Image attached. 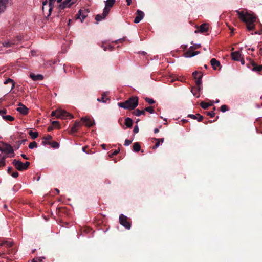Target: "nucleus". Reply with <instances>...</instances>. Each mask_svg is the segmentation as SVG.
Here are the masks:
<instances>
[{
  "mask_svg": "<svg viewBox=\"0 0 262 262\" xmlns=\"http://www.w3.org/2000/svg\"><path fill=\"white\" fill-rule=\"evenodd\" d=\"M138 104V98L137 97H132L124 102L118 103L119 107L124 109L133 110L137 106Z\"/></svg>",
  "mask_w": 262,
  "mask_h": 262,
  "instance_id": "nucleus-1",
  "label": "nucleus"
},
{
  "mask_svg": "<svg viewBox=\"0 0 262 262\" xmlns=\"http://www.w3.org/2000/svg\"><path fill=\"white\" fill-rule=\"evenodd\" d=\"M235 11L238 14L239 18L246 24L254 23L256 21V17L253 14L244 11L236 10Z\"/></svg>",
  "mask_w": 262,
  "mask_h": 262,
  "instance_id": "nucleus-2",
  "label": "nucleus"
},
{
  "mask_svg": "<svg viewBox=\"0 0 262 262\" xmlns=\"http://www.w3.org/2000/svg\"><path fill=\"white\" fill-rule=\"evenodd\" d=\"M55 0H46L42 2V11L47 17L51 15Z\"/></svg>",
  "mask_w": 262,
  "mask_h": 262,
  "instance_id": "nucleus-3",
  "label": "nucleus"
},
{
  "mask_svg": "<svg viewBox=\"0 0 262 262\" xmlns=\"http://www.w3.org/2000/svg\"><path fill=\"white\" fill-rule=\"evenodd\" d=\"M13 165L19 171H23L28 168L30 165V162H26L23 163L20 161L14 159L12 161Z\"/></svg>",
  "mask_w": 262,
  "mask_h": 262,
  "instance_id": "nucleus-4",
  "label": "nucleus"
},
{
  "mask_svg": "<svg viewBox=\"0 0 262 262\" xmlns=\"http://www.w3.org/2000/svg\"><path fill=\"white\" fill-rule=\"evenodd\" d=\"M12 0H0V14L4 13L7 7L12 5Z\"/></svg>",
  "mask_w": 262,
  "mask_h": 262,
  "instance_id": "nucleus-5",
  "label": "nucleus"
},
{
  "mask_svg": "<svg viewBox=\"0 0 262 262\" xmlns=\"http://www.w3.org/2000/svg\"><path fill=\"white\" fill-rule=\"evenodd\" d=\"M68 117L70 118H72L73 116L66 112L64 110L58 109V114L57 115V118L59 119H66Z\"/></svg>",
  "mask_w": 262,
  "mask_h": 262,
  "instance_id": "nucleus-6",
  "label": "nucleus"
},
{
  "mask_svg": "<svg viewBox=\"0 0 262 262\" xmlns=\"http://www.w3.org/2000/svg\"><path fill=\"white\" fill-rule=\"evenodd\" d=\"M119 222L126 229H129L130 228V223L127 221V217L123 214H121L119 216Z\"/></svg>",
  "mask_w": 262,
  "mask_h": 262,
  "instance_id": "nucleus-7",
  "label": "nucleus"
},
{
  "mask_svg": "<svg viewBox=\"0 0 262 262\" xmlns=\"http://www.w3.org/2000/svg\"><path fill=\"white\" fill-rule=\"evenodd\" d=\"M89 11L88 9H80L78 11V13L77 14L76 19H79L81 22H82L84 19L87 17Z\"/></svg>",
  "mask_w": 262,
  "mask_h": 262,
  "instance_id": "nucleus-8",
  "label": "nucleus"
},
{
  "mask_svg": "<svg viewBox=\"0 0 262 262\" xmlns=\"http://www.w3.org/2000/svg\"><path fill=\"white\" fill-rule=\"evenodd\" d=\"M77 1V0H64L63 3L59 5V8L60 9H63L66 8H69L73 4L76 3Z\"/></svg>",
  "mask_w": 262,
  "mask_h": 262,
  "instance_id": "nucleus-9",
  "label": "nucleus"
},
{
  "mask_svg": "<svg viewBox=\"0 0 262 262\" xmlns=\"http://www.w3.org/2000/svg\"><path fill=\"white\" fill-rule=\"evenodd\" d=\"M105 7L103 9L104 14L109 13L111 8L113 6L115 0H106L105 2Z\"/></svg>",
  "mask_w": 262,
  "mask_h": 262,
  "instance_id": "nucleus-10",
  "label": "nucleus"
},
{
  "mask_svg": "<svg viewBox=\"0 0 262 262\" xmlns=\"http://www.w3.org/2000/svg\"><path fill=\"white\" fill-rule=\"evenodd\" d=\"M193 50H194V47L191 46L189 48V50L185 53V57L186 58H190V57H193L196 55H198L200 53V51L193 52Z\"/></svg>",
  "mask_w": 262,
  "mask_h": 262,
  "instance_id": "nucleus-11",
  "label": "nucleus"
},
{
  "mask_svg": "<svg viewBox=\"0 0 262 262\" xmlns=\"http://www.w3.org/2000/svg\"><path fill=\"white\" fill-rule=\"evenodd\" d=\"M16 110L23 115H26L28 113V108L21 103H19L18 107L16 108Z\"/></svg>",
  "mask_w": 262,
  "mask_h": 262,
  "instance_id": "nucleus-12",
  "label": "nucleus"
},
{
  "mask_svg": "<svg viewBox=\"0 0 262 262\" xmlns=\"http://www.w3.org/2000/svg\"><path fill=\"white\" fill-rule=\"evenodd\" d=\"M231 56L232 60L234 61H238L242 57V55L239 51L231 53Z\"/></svg>",
  "mask_w": 262,
  "mask_h": 262,
  "instance_id": "nucleus-13",
  "label": "nucleus"
},
{
  "mask_svg": "<svg viewBox=\"0 0 262 262\" xmlns=\"http://www.w3.org/2000/svg\"><path fill=\"white\" fill-rule=\"evenodd\" d=\"M208 30V25L207 24H203L202 25H201L198 30H196L195 31V33H197V32H201V33H204V32H206Z\"/></svg>",
  "mask_w": 262,
  "mask_h": 262,
  "instance_id": "nucleus-14",
  "label": "nucleus"
},
{
  "mask_svg": "<svg viewBox=\"0 0 262 262\" xmlns=\"http://www.w3.org/2000/svg\"><path fill=\"white\" fill-rule=\"evenodd\" d=\"M3 46L6 48L11 47L15 44L14 40H6L2 42Z\"/></svg>",
  "mask_w": 262,
  "mask_h": 262,
  "instance_id": "nucleus-15",
  "label": "nucleus"
},
{
  "mask_svg": "<svg viewBox=\"0 0 262 262\" xmlns=\"http://www.w3.org/2000/svg\"><path fill=\"white\" fill-rule=\"evenodd\" d=\"M30 77L34 81L41 80L43 78V76L41 74L35 75L33 73L30 74Z\"/></svg>",
  "mask_w": 262,
  "mask_h": 262,
  "instance_id": "nucleus-16",
  "label": "nucleus"
},
{
  "mask_svg": "<svg viewBox=\"0 0 262 262\" xmlns=\"http://www.w3.org/2000/svg\"><path fill=\"white\" fill-rule=\"evenodd\" d=\"M202 73H199V75L198 76V78L196 79V84L198 86V91H200L201 89V84H202Z\"/></svg>",
  "mask_w": 262,
  "mask_h": 262,
  "instance_id": "nucleus-17",
  "label": "nucleus"
},
{
  "mask_svg": "<svg viewBox=\"0 0 262 262\" xmlns=\"http://www.w3.org/2000/svg\"><path fill=\"white\" fill-rule=\"evenodd\" d=\"M108 92H104L102 94L101 97L97 98V100L98 102H103V103H106V101L108 99L107 98V95H108Z\"/></svg>",
  "mask_w": 262,
  "mask_h": 262,
  "instance_id": "nucleus-18",
  "label": "nucleus"
},
{
  "mask_svg": "<svg viewBox=\"0 0 262 262\" xmlns=\"http://www.w3.org/2000/svg\"><path fill=\"white\" fill-rule=\"evenodd\" d=\"M81 121L85 123V125L88 127H91L93 125V121L89 118L87 117H82L81 119Z\"/></svg>",
  "mask_w": 262,
  "mask_h": 262,
  "instance_id": "nucleus-19",
  "label": "nucleus"
},
{
  "mask_svg": "<svg viewBox=\"0 0 262 262\" xmlns=\"http://www.w3.org/2000/svg\"><path fill=\"white\" fill-rule=\"evenodd\" d=\"M108 14V13L104 14V10H103V13L102 14H97L95 17V19L97 21H100L104 19H105L106 16Z\"/></svg>",
  "mask_w": 262,
  "mask_h": 262,
  "instance_id": "nucleus-20",
  "label": "nucleus"
},
{
  "mask_svg": "<svg viewBox=\"0 0 262 262\" xmlns=\"http://www.w3.org/2000/svg\"><path fill=\"white\" fill-rule=\"evenodd\" d=\"M210 63L214 70H216L217 67L220 66V63L215 58H212L210 61Z\"/></svg>",
  "mask_w": 262,
  "mask_h": 262,
  "instance_id": "nucleus-21",
  "label": "nucleus"
},
{
  "mask_svg": "<svg viewBox=\"0 0 262 262\" xmlns=\"http://www.w3.org/2000/svg\"><path fill=\"white\" fill-rule=\"evenodd\" d=\"M51 139L52 136L51 135H48L47 136L43 137V140L42 141V144L43 145L49 144L50 143L49 141L51 140Z\"/></svg>",
  "mask_w": 262,
  "mask_h": 262,
  "instance_id": "nucleus-22",
  "label": "nucleus"
},
{
  "mask_svg": "<svg viewBox=\"0 0 262 262\" xmlns=\"http://www.w3.org/2000/svg\"><path fill=\"white\" fill-rule=\"evenodd\" d=\"M6 158V156L5 155L0 154V167H3L5 165Z\"/></svg>",
  "mask_w": 262,
  "mask_h": 262,
  "instance_id": "nucleus-23",
  "label": "nucleus"
},
{
  "mask_svg": "<svg viewBox=\"0 0 262 262\" xmlns=\"http://www.w3.org/2000/svg\"><path fill=\"white\" fill-rule=\"evenodd\" d=\"M125 124L127 127H131L133 125V120L130 118H126L125 120Z\"/></svg>",
  "mask_w": 262,
  "mask_h": 262,
  "instance_id": "nucleus-24",
  "label": "nucleus"
},
{
  "mask_svg": "<svg viewBox=\"0 0 262 262\" xmlns=\"http://www.w3.org/2000/svg\"><path fill=\"white\" fill-rule=\"evenodd\" d=\"M79 126H80L79 122H76L74 124L73 126L72 127L71 132L72 133H75V132H77V130H78V128L79 127Z\"/></svg>",
  "mask_w": 262,
  "mask_h": 262,
  "instance_id": "nucleus-25",
  "label": "nucleus"
},
{
  "mask_svg": "<svg viewBox=\"0 0 262 262\" xmlns=\"http://www.w3.org/2000/svg\"><path fill=\"white\" fill-rule=\"evenodd\" d=\"M140 145L139 142H135L133 145V150L135 152H138L140 150Z\"/></svg>",
  "mask_w": 262,
  "mask_h": 262,
  "instance_id": "nucleus-26",
  "label": "nucleus"
},
{
  "mask_svg": "<svg viewBox=\"0 0 262 262\" xmlns=\"http://www.w3.org/2000/svg\"><path fill=\"white\" fill-rule=\"evenodd\" d=\"M29 135L33 139L36 138L38 136V133L37 132H33L30 130L29 132Z\"/></svg>",
  "mask_w": 262,
  "mask_h": 262,
  "instance_id": "nucleus-27",
  "label": "nucleus"
},
{
  "mask_svg": "<svg viewBox=\"0 0 262 262\" xmlns=\"http://www.w3.org/2000/svg\"><path fill=\"white\" fill-rule=\"evenodd\" d=\"M134 114L137 116H139L141 115H144L145 111L144 110H139L138 109H137L136 110H135L134 111Z\"/></svg>",
  "mask_w": 262,
  "mask_h": 262,
  "instance_id": "nucleus-28",
  "label": "nucleus"
},
{
  "mask_svg": "<svg viewBox=\"0 0 262 262\" xmlns=\"http://www.w3.org/2000/svg\"><path fill=\"white\" fill-rule=\"evenodd\" d=\"M9 82H11L12 83V86H11V90L13 89L15 87V83L13 81V80L11 79V78H8L7 79H6L4 82V83L5 84H8Z\"/></svg>",
  "mask_w": 262,
  "mask_h": 262,
  "instance_id": "nucleus-29",
  "label": "nucleus"
},
{
  "mask_svg": "<svg viewBox=\"0 0 262 262\" xmlns=\"http://www.w3.org/2000/svg\"><path fill=\"white\" fill-rule=\"evenodd\" d=\"M213 103V102H212V103L211 104H208V103H207L206 102H202L201 103V106L203 108V109H206L209 106H211L212 105V103Z\"/></svg>",
  "mask_w": 262,
  "mask_h": 262,
  "instance_id": "nucleus-30",
  "label": "nucleus"
},
{
  "mask_svg": "<svg viewBox=\"0 0 262 262\" xmlns=\"http://www.w3.org/2000/svg\"><path fill=\"white\" fill-rule=\"evenodd\" d=\"M254 67L253 68V71L256 72H262V66H255V64L253 63Z\"/></svg>",
  "mask_w": 262,
  "mask_h": 262,
  "instance_id": "nucleus-31",
  "label": "nucleus"
},
{
  "mask_svg": "<svg viewBox=\"0 0 262 262\" xmlns=\"http://www.w3.org/2000/svg\"><path fill=\"white\" fill-rule=\"evenodd\" d=\"M137 16L142 19L144 16V13L143 11L138 10L137 11Z\"/></svg>",
  "mask_w": 262,
  "mask_h": 262,
  "instance_id": "nucleus-32",
  "label": "nucleus"
},
{
  "mask_svg": "<svg viewBox=\"0 0 262 262\" xmlns=\"http://www.w3.org/2000/svg\"><path fill=\"white\" fill-rule=\"evenodd\" d=\"M49 145H50L53 148H58L59 147V144L58 143L55 141H53L50 142Z\"/></svg>",
  "mask_w": 262,
  "mask_h": 262,
  "instance_id": "nucleus-33",
  "label": "nucleus"
},
{
  "mask_svg": "<svg viewBox=\"0 0 262 262\" xmlns=\"http://www.w3.org/2000/svg\"><path fill=\"white\" fill-rule=\"evenodd\" d=\"M3 118L6 121H12L14 120V118L10 115L3 116Z\"/></svg>",
  "mask_w": 262,
  "mask_h": 262,
  "instance_id": "nucleus-34",
  "label": "nucleus"
},
{
  "mask_svg": "<svg viewBox=\"0 0 262 262\" xmlns=\"http://www.w3.org/2000/svg\"><path fill=\"white\" fill-rule=\"evenodd\" d=\"M13 242L11 241H6L4 242L3 244L6 245L7 247H11L13 245Z\"/></svg>",
  "mask_w": 262,
  "mask_h": 262,
  "instance_id": "nucleus-35",
  "label": "nucleus"
},
{
  "mask_svg": "<svg viewBox=\"0 0 262 262\" xmlns=\"http://www.w3.org/2000/svg\"><path fill=\"white\" fill-rule=\"evenodd\" d=\"M247 29L249 31L254 29V25H253V23H247Z\"/></svg>",
  "mask_w": 262,
  "mask_h": 262,
  "instance_id": "nucleus-36",
  "label": "nucleus"
},
{
  "mask_svg": "<svg viewBox=\"0 0 262 262\" xmlns=\"http://www.w3.org/2000/svg\"><path fill=\"white\" fill-rule=\"evenodd\" d=\"M37 147V145L35 142H32L29 145V148L31 149H33L34 148H36Z\"/></svg>",
  "mask_w": 262,
  "mask_h": 262,
  "instance_id": "nucleus-37",
  "label": "nucleus"
},
{
  "mask_svg": "<svg viewBox=\"0 0 262 262\" xmlns=\"http://www.w3.org/2000/svg\"><path fill=\"white\" fill-rule=\"evenodd\" d=\"M144 111L148 112L150 114L154 113V110L153 107H152V106H149V107H146L145 108Z\"/></svg>",
  "mask_w": 262,
  "mask_h": 262,
  "instance_id": "nucleus-38",
  "label": "nucleus"
},
{
  "mask_svg": "<svg viewBox=\"0 0 262 262\" xmlns=\"http://www.w3.org/2000/svg\"><path fill=\"white\" fill-rule=\"evenodd\" d=\"M145 100L150 104H154L155 102L154 99L148 97H146Z\"/></svg>",
  "mask_w": 262,
  "mask_h": 262,
  "instance_id": "nucleus-39",
  "label": "nucleus"
},
{
  "mask_svg": "<svg viewBox=\"0 0 262 262\" xmlns=\"http://www.w3.org/2000/svg\"><path fill=\"white\" fill-rule=\"evenodd\" d=\"M191 92L193 93V95L196 96L197 98H199L200 97L199 95H197V92H199L198 91V88L196 89H192Z\"/></svg>",
  "mask_w": 262,
  "mask_h": 262,
  "instance_id": "nucleus-40",
  "label": "nucleus"
},
{
  "mask_svg": "<svg viewBox=\"0 0 262 262\" xmlns=\"http://www.w3.org/2000/svg\"><path fill=\"white\" fill-rule=\"evenodd\" d=\"M155 140L157 141L156 144L153 146L152 148L155 149L157 148L160 146V141L159 139H155Z\"/></svg>",
  "mask_w": 262,
  "mask_h": 262,
  "instance_id": "nucleus-41",
  "label": "nucleus"
},
{
  "mask_svg": "<svg viewBox=\"0 0 262 262\" xmlns=\"http://www.w3.org/2000/svg\"><path fill=\"white\" fill-rule=\"evenodd\" d=\"M132 142V140H128V139H126L125 140V142H124V145L125 146H129Z\"/></svg>",
  "mask_w": 262,
  "mask_h": 262,
  "instance_id": "nucleus-42",
  "label": "nucleus"
},
{
  "mask_svg": "<svg viewBox=\"0 0 262 262\" xmlns=\"http://www.w3.org/2000/svg\"><path fill=\"white\" fill-rule=\"evenodd\" d=\"M227 106L226 105H223L221 107V111L223 113L225 112L227 110Z\"/></svg>",
  "mask_w": 262,
  "mask_h": 262,
  "instance_id": "nucleus-43",
  "label": "nucleus"
},
{
  "mask_svg": "<svg viewBox=\"0 0 262 262\" xmlns=\"http://www.w3.org/2000/svg\"><path fill=\"white\" fill-rule=\"evenodd\" d=\"M18 175H19L18 172L17 171L13 172L11 173L12 177H13V178H15L18 177Z\"/></svg>",
  "mask_w": 262,
  "mask_h": 262,
  "instance_id": "nucleus-44",
  "label": "nucleus"
},
{
  "mask_svg": "<svg viewBox=\"0 0 262 262\" xmlns=\"http://www.w3.org/2000/svg\"><path fill=\"white\" fill-rule=\"evenodd\" d=\"M142 19H140L139 18V17H138V16H136V17L135 18V19H134V23H136V24H137L138 23H139Z\"/></svg>",
  "mask_w": 262,
  "mask_h": 262,
  "instance_id": "nucleus-45",
  "label": "nucleus"
},
{
  "mask_svg": "<svg viewBox=\"0 0 262 262\" xmlns=\"http://www.w3.org/2000/svg\"><path fill=\"white\" fill-rule=\"evenodd\" d=\"M133 132L135 134L138 133L139 132V128H138V125H135L134 126V129H133Z\"/></svg>",
  "mask_w": 262,
  "mask_h": 262,
  "instance_id": "nucleus-46",
  "label": "nucleus"
},
{
  "mask_svg": "<svg viewBox=\"0 0 262 262\" xmlns=\"http://www.w3.org/2000/svg\"><path fill=\"white\" fill-rule=\"evenodd\" d=\"M58 114V109L52 112V116H55L57 118V115Z\"/></svg>",
  "mask_w": 262,
  "mask_h": 262,
  "instance_id": "nucleus-47",
  "label": "nucleus"
},
{
  "mask_svg": "<svg viewBox=\"0 0 262 262\" xmlns=\"http://www.w3.org/2000/svg\"><path fill=\"white\" fill-rule=\"evenodd\" d=\"M188 117L191 118L193 119H198L197 114L196 115H193V114H190L188 115Z\"/></svg>",
  "mask_w": 262,
  "mask_h": 262,
  "instance_id": "nucleus-48",
  "label": "nucleus"
},
{
  "mask_svg": "<svg viewBox=\"0 0 262 262\" xmlns=\"http://www.w3.org/2000/svg\"><path fill=\"white\" fill-rule=\"evenodd\" d=\"M52 124L55 127H57L59 126V122L57 121H52Z\"/></svg>",
  "mask_w": 262,
  "mask_h": 262,
  "instance_id": "nucleus-49",
  "label": "nucleus"
},
{
  "mask_svg": "<svg viewBox=\"0 0 262 262\" xmlns=\"http://www.w3.org/2000/svg\"><path fill=\"white\" fill-rule=\"evenodd\" d=\"M6 150H7L9 153H11L13 151V149L12 148L11 146H9Z\"/></svg>",
  "mask_w": 262,
  "mask_h": 262,
  "instance_id": "nucleus-50",
  "label": "nucleus"
},
{
  "mask_svg": "<svg viewBox=\"0 0 262 262\" xmlns=\"http://www.w3.org/2000/svg\"><path fill=\"white\" fill-rule=\"evenodd\" d=\"M207 115L210 116L211 117H213L215 116V113L214 112L211 111L207 113Z\"/></svg>",
  "mask_w": 262,
  "mask_h": 262,
  "instance_id": "nucleus-51",
  "label": "nucleus"
},
{
  "mask_svg": "<svg viewBox=\"0 0 262 262\" xmlns=\"http://www.w3.org/2000/svg\"><path fill=\"white\" fill-rule=\"evenodd\" d=\"M198 74L199 73H198L197 71H194V72H193L192 75L195 79H197V78H198Z\"/></svg>",
  "mask_w": 262,
  "mask_h": 262,
  "instance_id": "nucleus-52",
  "label": "nucleus"
},
{
  "mask_svg": "<svg viewBox=\"0 0 262 262\" xmlns=\"http://www.w3.org/2000/svg\"><path fill=\"white\" fill-rule=\"evenodd\" d=\"M197 116L198 117V119H197L198 121H199V122L201 121L202 120V119H203V116L200 115L199 114H198Z\"/></svg>",
  "mask_w": 262,
  "mask_h": 262,
  "instance_id": "nucleus-53",
  "label": "nucleus"
},
{
  "mask_svg": "<svg viewBox=\"0 0 262 262\" xmlns=\"http://www.w3.org/2000/svg\"><path fill=\"white\" fill-rule=\"evenodd\" d=\"M7 112L6 110L4 109L0 110V115H2V116H4L3 115L6 114Z\"/></svg>",
  "mask_w": 262,
  "mask_h": 262,
  "instance_id": "nucleus-54",
  "label": "nucleus"
},
{
  "mask_svg": "<svg viewBox=\"0 0 262 262\" xmlns=\"http://www.w3.org/2000/svg\"><path fill=\"white\" fill-rule=\"evenodd\" d=\"M102 47L103 48L104 51H106L107 49H110L111 50H112V47H111V46H109L108 47L103 46H102Z\"/></svg>",
  "mask_w": 262,
  "mask_h": 262,
  "instance_id": "nucleus-55",
  "label": "nucleus"
},
{
  "mask_svg": "<svg viewBox=\"0 0 262 262\" xmlns=\"http://www.w3.org/2000/svg\"><path fill=\"white\" fill-rule=\"evenodd\" d=\"M238 61H240L242 65H244L245 64V61L243 57L241 59H239V60Z\"/></svg>",
  "mask_w": 262,
  "mask_h": 262,
  "instance_id": "nucleus-56",
  "label": "nucleus"
},
{
  "mask_svg": "<svg viewBox=\"0 0 262 262\" xmlns=\"http://www.w3.org/2000/svg\"><path fill=\"white\" fill-rule=\"evenodd\" d=\"M120 151V149H117V150H115L113 153H112V155H117Z\"/></svg>",
  "mask_w": 262,
  "mask_h": 262,
  "instance_id": "nucleus-57",
  "label": "nucleus"
},
{
  "mask_svg": "<svg viewBox=\"0 0 262 262\" xmlns=\"http://www.w3.org/2000/svg\"><path fill=\"white\" fill-rule=\"evenodd\" d=\"M41 260L39 259H33L32 262H40Z\"/></svg>",
  "mask_w": 262,
  "mask_h": 262,
  "instance_id": "nucleus-58",
  "label": "nucleus"
},
{
  "mask_svg": "<svg viewBox=\"0 0 262 262\" xmlns=\"http://www.w3.org/2000/svg\"><path fill=\"white\" fill-rule=\"evenodd\" d=\"M53 129V127L52 126H48V131L50 132V131L52 130Z\"/></svg>",
  "mask_w": 262,
  "mask_h": 262,
  "instance_id": "nucleus-59",
  "label": "nucleus"
},
{
  "mask_svg": "<svg viewBox=\"0 0 262 262\" xmlns=\"http://www.w3.org/2000/svg\"><path fill=\"white\" fill-rule=\"evenodd\" d=\"M126 2H127V6H129L130 5L131 3H132V0H126Z\"/></svg>",
  "mask_w": 262,
  "mask_h": 262,
  "instance_id": "nucleus-60",
  "label": "nucleus"
},
{
  "mask_svg": "<svg viewBox=\"0 0 262 262\" xmlns=\"http://www.w3.org/2000/svg\"><path fill=\"white\" fill-rule=\"evenodd\" d=\"M193 47H194V49L200 48L201 47V45L200 44L196 45L195 46H193Z\"/></svg>",
  "mask_w": 262,
  "mask_h": 262,
  "instance_id": "nucleus-61",
  "label": "nucleus"
},
{
  "mask_svg": "<svg viewBox=\"0 0 262 262\" xmlns=\"http://www.w3.org/2000/svg\"><path fill=\"white\" fill-rule=\"evenodd\" d=\"M21 156L25 159H28V157L25 154H21Z\"/></svg>",
  "mask_w": 262,
  "mask_h": 262,
  "instance_id": "nucleus-62",
  "label": "nucleus"
},
{
  "mask_svg": "<svg viewBox=\"0 0 262 262\" xmlns=\"http://www.w3.org/2000/svg\"><path fill=\"white\" fill-rule=\"evenodd\" d=\"M12 169V168L11 167H9L8 169V172L10 173Z\"/></svg>",
  "mask_w": 262,
  "mask_h": 262,
  "instance_id": "nucleus-63",
  "label": "nucleus"
},
{
  "mask_svg": "<svg viewBox=\"0 0 262 262\" xmlns=\"http://www.w3.org/2000/svg\"><path fill=\"white\" fill-rule=\"evenodd\" d=\"M16 38L17 39V40H20L21 39V37L19 36H16Z\"/></svg>",
  "mask_w": 262,
  "mask_h": 262,
  "instance_id": "nucleus-64",
  "label": "nucleus"
}]
</instances>
